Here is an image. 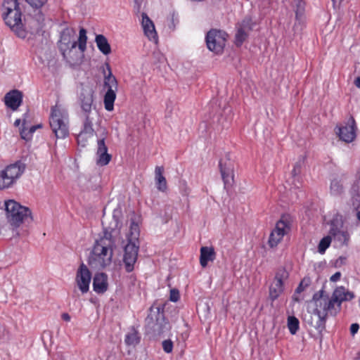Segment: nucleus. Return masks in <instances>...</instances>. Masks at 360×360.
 <instances>
[{"mask_svg": "<svg viewBox=\"0 0 360 360\" xmlns=\"http://www.w3.org/2000/svg\"><path fill=\"white\" fill-rule=\"evenodd\" d=\"M115 241L112 234L104 231L103 236L96 240L89 258V264L95 269H103L112 262Z\"/></svg>", "mask_w": 360, "mask_h": 360, "instance_id": "f257e3e1", "label": "nucleus"}, {"mask_svg": "<svg viewBox=\"0 0 360 360\" xmlns=\"http://www.w3.org/2000/svg\"><path fill=\"white\" fill-rule=\"evenodd\" d=\"M2 18L5 23L21 39L27 36V31L22 23V11L18 0H4Z\"/></svg>", "mask_w": 360, "mask_h": 360, "instance_id": "f03ea898", "label": "nucleus"}, {"mask_svg": "<svg viewBox=\"0 0 360 360\" xmlns=\"http://www.w3.org/2000/svg\"><path fill=\"white\" fill-rule=\"evenodd\" d=\"M315 300L322 304H326L327 309L333 314H338L342 309V303L353 300L355 297L353 292L349 291L344 286H338L333 292L331 297L325 295L322 289L315 292L313 295Z\"/></svg>", "mask_w": 360, "mask_h": 360, "instance_id": "7ed1b4c3", "label": "nucleus"}, {"mask_svg": "<svg viewBox=\"0 0 360 360\" xmlns=\"http://www.w3.org/2000/svg\"><path fill=\"white\" fill-rule=\"evenodd\" d=\"M172 326L166 319L162 308L151 307L150 313L146 319V331L153 338L167 335Z\"/></svg>", "mask_w": 360, "mask_h": 360, "instance_id": "20e7f679", "label": "nucleus"}, {"mask_svg": "<svg viewBox=\"0 0 360 360\" xmlns=\"http://www.w3.org/2000/svg\"><path fill=\"white\" fill-rule=\"evenodd\" d=\"M49 124L57 139L67 138L69 136V116L67 110L58 105L53 106Z\"/></svg>", "mask_w": 360, "mask_h": 360, "instance_id": "39448f33", "label": "nucleus"}, {"mask_svg": "<svg viewBox=\"0 0 360 360\" xmlns=\"http://www.w3.org/2000/svg\"><path fill=\"white\" fill-rule=\"evenodd\" d=\"M77 42L78 44H75V46H69L68 49L60 51L64 59L71 65L81 63L86 50V30L83 27L79 30Z\"/></svg>", "mask_w": 360, "mask_h": 360, "instance_id": "423d86ee", "label": "nucleus"}, {"mask_svg": "<svg viewBox=\"0 0 360 360\" xmlns=\"http://www.w3.org/2000/svg\"><path fill=\"white\" fill-rule=\"evenodd\" d=\"M5 210L8 221L14 227L20 226L22 221L31 215V211L27 207L13 200L5 202Z\"/></svg>", "mask_w": 360, "mask_h": 360, "instance_id": "0eeeda50", "label": "nucleus"}, {"mask_svg": "<svg viewBox=\"0 0 360 360\" xmlns=\"http://www.w3.org/2000/svg\"><path fill=\"white\" fill-rule=\"evenodd\" d=\"M25 167L23 162L18 161L0 172V190L12 186L24 173Z\"/></svg>", "mask_w": 360, "mask_h": 360, "instance_id": "6e6552de", "label": "nucleus"}, {"mask_svg": "<svg viewBox=\"0 0 360 360\" xmlns=\"http://www.w3.org/2000/svg\"><path fill=\"white\" fill-rule=\"evenodd\" d=\"M78 103L83 114H91L95 108L94 90L90 84L82 83L77 93Z\"/></svg>", "mask_w": 360, "mask_h": 360, "instance_id": "1a4fd4ad", "label": "nucleus"}, {"mask_svg": "<svg viewBox=\"0 0 360 360\" xmlns=\"http://www.w3.org/2000/svg\"><path fill=\"white\" fill-rule=\"evenodd\" d=\"M227 34L221 30H210L206 35L205 41L208 49L216 54H221L226 45Z\"/></svg>", "mask_w": 360, "mask_h": 360, "instance_id": "9d476101", "label": "nucleus"}, {"mask_svg": "<svg viewBox=\"0 0 360 360\" xmlns=\"http://www.w3.org/2000/svg\"><path fill=\"white\" fill-rule=\"evenodd\" d=\"M356 125L353 117H350L348 120L340 125H337L335 128L336 134L340 139L346 142H352L356 136Z\"/></svg>", "mask_w": 360, "mask_h": 360, "instance_id": "9b49d317", "label": "nucleus"}, {"mask_svg": "<svg viewBox=\"0 0 360 360\" xmlns=\"http://www.w3.org/2000/svg\"><path fill=\"white\" fill-rule=\"evenodd\" d=\"M311 302L314 304V314L318 316V321L316 322L314 327L319 332L321 333L326 328V322L328 316H335L326 307V304H322L317 300L312 297Z\"/></svg>", "mask_w": 360, "mask_h": 360, "instance_id": "f8f14e48", "label": "nucleus"}, {"mask_svg": "<svg viewBox=\"0 0 360 360\" xmlns=\"http://www.w3.org/2000/svg\"><path fill=\"white\" fill-rule=\"evenodd\" d=\"M289 274L284 268L278 269L276 273L274 281L269 287V298L276 300L283 292V282L288 278Z\"/></svg>", "mask_w": 360, "mask_h": 360, "instance_id": "ddd939ff", "label": "nucleus"}, {"mask_svg": "<svg viewBox=\"0 0 360 360\" xmlns=\"http://www.w3.org/2000/svg\"><path fill=\"white\" fill-rule=\"evenodd\" d=\"M289 229L290 226L288 222L284 219V217H282L281 219L277 221L275 228L272 230L269 236L268 241L269 245L271 248L276 247Z\"/></svg>", "mask_w": 360, "mask_h": 360, "instance_id": "4468645a", "label": "nucleus"}, {"mask_svg": "<svg viewBox=\"0 0 360 360\" xmlns=\"http://www.w3.org/2000/svg\"><path fill=\"white\" fill-rule=\"evenodd\" d=\"M139 245L127 243L124 247L123 263L127 272H131L134 269V265L137 261Z\"/></svg>", "mask_w": 360, "mask_h": 360, "instance_id": "2eb2a0df", "label": "nucleus"}, {"mask_svg": "<svg viewBox=\"0 0 360 360\" xmlns=\"http://www.w3.org/2000/svg\"><path fill=\"white\" fill-rule=\"evenodd\" d=\"M91 274L87 266L82 263L77 269L75 282L82 294L86 293L89 290Z\"/></svg>", "mask_w": 360, "mask_h": 360, "instance_id": "dca6fc26", "label": "nucleus"}, {"mask_svg": "<svg viewBox=\"0 0 360 360\" xmlns=\"http://www.w3.org/2000/svg\"><path fill=\"white\" fill-rule=\"evenodd\" d=\"M76 32L74 28L66 27L60 33V39L58 41V47L60 51L68 49L69 46H73L75 44H78L75 40Z\"/></svg>", "mask_w": 360, "mask_h": 360, "instance_id": "f3484780", "label": "nucleus"}, {"mask_svg": "<svg viewBox=\"0 0 360 360\" xmlns=\"http://www.w3.org/2000/svg\"><path fill=\"white\" fill-rule=\"evenodd\" d=\"M342 222L333 220L330 224L329 233L342 245H347L349 240V234L347 231L342 230Z\"/></svg>", "mask_w": 360, "mask_h": 360, "instance_id": "a211bd4d", "label": "nucleus"}, {"mask_svg": "<svg viewBox=\"0 0 360 360\" xmlns=\"http://www.w3.org/2000/svg\"><path fill=\"white\" fill-rule=\"evenodd\" d=\"M219 168L224 184V188H228L231 187L233 183V164L229 160H220Z\"/></svg>", "mask_w": 360, "mask_h": 360, "instance_id": "6ab92c4d", "label": "nucleus"}, {"mask_svg": "<svg viewBox=\"0 0 360 360\" xmlns=\"http://www.w3.org/2000/svg\"><path fill=\"white\" fill-rule=\"evenodd\" d=\"M47 1L48 0H25L30 6L32 7L34 11L37 12V14L35 15V20L37 23L35 28V31L37 32L41 30L44 26L45 18L41 9L46 4Z\"/></svg>", "mask_w": 360, "mask_h": 360, "instance_id": "aec40b11", "label": "nucleus"}, {"mask_svg": "<svg viewBox=\"0 0 360 360\" xmlns=\"http://www.w3.org/2000/svg\"><path fill=\"white\" fill-rule=\"evenodd\" d=\"M23 94L17 89L11 90L6 94L4 96L5 105L13 111L18 110L22 103Z\"/></svg>", "mask_w": 360, "mask_h": 360, "instance_id": "412c9836", "label": "nucleus"}, {"mask_svg": "<svg viewBox=\"0 0 360 360\" xmlns=\"http://www.w3.org/2000/svg\"><path fill=\"white\" fill-rule=\"evenodd\" d=\"M108 288V276L105 273L96 274L93 278L94 290L98 294H103Z\"/></svg>", "mask_w": 360, "mask_h": 360, "instance_id": "4be33fe9", "label": "nucleus"}, {"mask_svg": "<svg viewBox=\"0 0 360 360\" xmlns=\"http://www.w3.org/2000/svg\"><path fill=\"white\" fill-rule=\"evenodd\" d=\"M141 25L145 35L150 39H155L157 38V32L155 29L153 22L149 18L148 15L143 13Z\"/></svg>", "mask_w": 360, "mask_h": 360, "instance_id": "5701e85b", "label": "nucleus"}, {"mask_svg": "<svg viewBox=\"0 0 360 360\" xmlns=\"http://www.w3.org/2000/svg\"><path fill=\"white\" fill-rule=\"evenodd\" d=\"M216 258V252L213 247L203 246L200 248V264L202 267H206L209 262H213Z\"/></svg>", "mask_w": 360, "mask_h": 360, "instance_id": "b1692460", "label": "nucleus"}, {"mask_svg": "<svg viewBox=\"0 0 360 360\" xmlns=\"http://www.w3.org/2000/svg\"><path fill=\"white\" fill-rule=\"evenodd\" d=\"M108 73L105 72V69L103 72L104 74V84L103 87L108 89H112V91L117 90V82L115 76L112 75L110 66L108 63L105 64Z\"/></svg>", "mask_w": 360, "mask_h": 360, "instance_id": "393cba45", "label": "nucleus"}, {"mask_svg": "<svg viewBox=\"0 0 360 360\" xmlns=\"http://www.w3.org/2000/svg\"><path fill=\"white\" fill-rule=\"evenodd\" d=\"M164 168L162 167L157 166L155 169V183L157 188L161 192H165L167 189V181L163 176Z\"/></svg>", "mask_w": 360, "mask_h": 360, "instance_id": "a878e982", "label": "nucleus"}, {"mask_svg": "<svg viewBox=\"0 0 360 360\" xmlns=\"http://www.w3.org/2000/svg\"><path fill=\"white\" fill-rule=\"evenodd\" d=\"M98 50L104 55L111 53V47L107 38L103 34H97L95 38Z\"/></svg>", "mask_w": 360, "mask_h": 360, "instance_id": "bb28decb", "label": "nucleus"}, {"mask_svg": "<svg viewBox=\"0 0 360 360\" xmlns=\"http://www.w3.org/2000/svg\"><path fill=\"white\" fill-rule=\"evenodd\" d=\"M116 98V91L108 89L104 95L103 103L105 109L108 111H112L114 108V102Z\"/></svg>", "mask_w": 360, "mask_h": 360, "instance_id": "cd10ccee", "label": "nucleus"}, {"mask_svg": "<svg viewBox=\"0 0 360 360\" xmlns=\"http://www.w3.org/2000/svg\"><path fill=\"white\" fill-rule=\"evenodd\" d=\"M139 225L132 221L130 225L129 233L127 235L128 243H136L139 245Z\"/></svg>", "mask_w": 360, "mask_h": 360, "instance_id": "c85d7f7f", "label": "nucleus"}, {"mask_svg": "<svg viewBox=\"0 0 360 360\" xmlns=\"http://www.w3.org/2000/svg\"><path fill=\"white\" fill-rule=\"evenodd\" d=\"M141 337L134 328L125 335L124 342L128 346L135 347L140 342Z\"/></svg>", "mask_w": 360, "mask_h": 360, "instance_id": "c756f323", "label": "nucleus"}, {"mask_svg": "<svg viewBox=\"0 0 360 360\" xmlns=\"http://www.w3.org/2000/svg\"><path fill=\"white\" fill-rule=\"evenodd\" d=\"M120 216H121V210L120 209H115L113 210V213H112L113 221L110 223V226H105V222L104 221L102 222L103 225L104 226L105 231H108L110 233H111V231H112L115 229H116L117 228H118L119 224H120Z\"/></svg>", "mask_w": 360, "mask_h": 360, "instance_id": "7c9ffc66", "label": "nucleus"}, {"mask_svg": "<svg viewBox=\"0 0 360 360\" xmlns=\"http://www.w3.org/2000/svg\"><path fill=\"white\" fill-rule=\"evenodd\" d=\"M235 36V44L237 46H240L248 36V32L238 27Z\"/></svg>", "mask_w": 360, "mask_h": 360, "instance_id": "2f4dec72", "label": "nucleus"}, {"mask_svg": "<svg viewBox=\"0 0 360 360\" xmlns=\"http://www.w3.org/2000/svg\"><path fill=\"white\" fill-rule=\"evenodd\" d=\"M299 327L300 322L295 316H292L288 318V328L292 335H295L297 332Z\"/></svg>", "mask_w": 360, "mask_h": 360, "instance_id": "473e14b6", "label": "nucleus"}, {"mask_svg": "<svg viewBox=\"0 0 360 360\" xmlns=\"http://www.w3.org/2000/svg\"><path fill=\"white\" fill-rule=\"evenodd\" d=\"M84 120L82 133L92 134L94 132L92 120L90 118V114H84Z\"/></svg>", "mask_w": 360, "mask_h": 360, "instance_id": "72a5a7b5", "label": "nucleus"}, {"mask_svg": "<svg viewBox=\"0 0 360 360\" xmlns=\"http://www.w3.org/2000/svg\"><path fill=\"white\" fill-rule=\"evenodd\" d=\"M331 236H327L323 237L319 242L318 245V251L320 254L325 253L326 249L330 246L331 243Z\"/></svg>", "mask_w": 360, "mask_h": 360, "instance_id": "f704fd0d", "label": "nucleus"}, {"mask_svg": "<svg viewBox=\"0 0 360 360\" xmlns=\"http://www.w3.org/2000/svg\"><path fill=\"white\" fill-rule=\"evenodd\" d=\"M295 4V13L296 18L298 19L302 15L304 10V2L303 0H293Z\"/></svg>", "mask_w": 360, "mask_h": 360, "instance_id": "c9c22d12", "label": "nucleus"}, {"mask_svg": "<svg viewBox=\"0 0 360 360\" xmlns=\"http://www.w3.org/2000/svg\"><path fill=\"white\" fill-rule=\"evenodd\" d=\"M253 22L252 18L250 17L245 18L240 23L238 24V27L247 31L250 32L252 30Z\"/></svg>", "mask_w": 360, "mask_h": 360, "instance_id": "e433bc0d", "label": "nucleus"}, {"mask_svg": "<svg viewBox=\"0 0 360 360\" xmlns=\"http://www.w3.org/2000/svg\"><path fill=\"white\" fill-rule=\"evenodd\" d=\"M342 192V186L338 179H333L330 183V193L333 195H339Z\"/></svg>", "mask_w": 360, "mask_h": 360, "instance_id": "4c0bfd02", "label": "nucleus"}, {"mask_svg": "<svg viewBox=\"0 0 360 360\" xmlns=\"http://www.w3.org/2000/svg\"><path fill=\"white\" fill-rule=\"evenodd\" d=\"M97 156L98 159L96 163L101 166L107 165L110 162L112 158L111 155L109 153H101L100 155H97Z\"/></svg>", "mask_w": 360, "mask_h": 360, "instance_id": "58836bf2", "label": "nucleus"}, {"mask_svg": "<svg viewBox=\"0 0 360 360\" xmlns=\"http://www.w3.org/2000/svg\"><path fill=\"white\" fill-rule=\"evenodd\" d=\"M311 283V279L309 277H304L300 283L299 285L295 290L297 293H301L303 292Z\"/></svg>", "mask_w": 360, "mask_h": 360, "instance_id": "ea45409f", "label": "nucleus"}, {"mask_svg": "<svg viewBox=\"0 0 360 360\" xmlns=\"http://www.w3.org/2000/svg\"><path fill=\"white\" fill-rule=\"evenodd\" d=\"M101 153H108V147L105 143L104 139L98 141V149L96 155H100Z\"/></svg>", "mask_w": 360, "mask_h": 360, "instance_id": "a19ab883", "label": "nucleus"}, {"mask_svg": "<svg viewBox=\"0 0 360 360\" xmlns=\"http://www.w3.org/2000/svg\"><path fill=\"white\" fill-rule=\"evenodd\" d=\"M162 349L166 353H171L173 350V342L171 340H165L162 343Z\"/></svg>", "mask_w": 360, "mask_h": 360, "instance_id": "79ce46f5", "label": "nucleus"}, {"mask_svg": "<svg viewBox=\"0 0 360 360\" xmlns=\"http://www.w3.org/2000/svg\"><path fill=\"white\" fill-rule=\"evenodd\" d=\"M20 133L22 139L28 140L32 137L31 134H30V130L27 129L25 125H22V127L20 129Z\"/></svg>", "mask_w": 360, "mask_h": 360, "instance_id": "37998d69", "label": "nucleus"}, {"mask_svg": "<svg viewBox=\"0 0 360 360\" xmlns=\"http://www.w3.org/2000/svg\"><path fill=\"white\" fill-rule=\"evenodd\" d=\"M179 291L176 289L170 290L169 300L174 302H177L179 300Z\"/></svg>", "mask_w": 360, "mask_h": 360, "instance_id": "c03bdc74", "label": "nucleus"}, {"mask_svg": "<svg viewBox=\"0 0 360 360\" xmlns=\"http://www.w3.org/2000/svg\"><path fill=\"white\" fill-rule=\"evenodd\" d=\"M359 329V325L356 323H352L350 326V333L352 335H354Z\"/></svg>", "mask_w": 360, "mask_h": 360, "instance_id": "a18cd8bd", "label": "nucleus"}, {"mask_svg": "<svg viewBox=\"0 0 360 360\" xmlns=\"http://www.w3.org/2000/svg\"><path fill=\"white\" fill-rule=\"evenodd\" d=\"M30 117V110L27 108L26 112L23 114L22 118V125H26L27 122V119Z\"/></svg>", "mask_w": 360, "mask_h": 360, "instance_id": "49530a36", "label": "nucleus"}, {"mask_svg": "<svg viewBox=\"0 0 360 360\" xmlns=\"http://www.w3.org/2000/svg\"><path fill=\"white\" fill-rule=\"evenodd\" d=\"M340 277H341V273L340 271H338L330 276V281L331 282H336L338 280H340Z\"/></svg>", "mask_w": 360, "mask_h": 360, "instance_id": "de8ad7c7", "label": "nucleus"}, {"mask_svg": "<svg viewBox=\"0 0 360 360\" xmlns=\"http://www.w3.org/2000/svg\"><path fill=\"white\" fill-rule=\"evenodd\" d=\"M41 127H42V124H37V125L32 126L29 129L30 134H31V135L32 136V134L36 131L37 129H40Z\"/></svg>", "mask_w": 360, "mask_h": 360, "instance_id": "09e8293b", "label": "nucleus"}, {"mask_svg": "<svg viewBox=\"0 0 360 360\" xmlns=\"http://www.w3.org/2000/svg\"><path fill=\"white\" fill-rule=\"evenodd\" d=\"M300 172V166L295 165L292 171L293 176H296Z\"/></svg>", "mask_w": 360, "mask_h": 360, "instance_id": "8fccbe9b", "label": "nucleus"}, {"mask_svg": "<svg viewBox=\"0 0 360 360\" xmlns=\"http://www.w3.org/2000/svg\"><path fill=\"white\" fill-rule=\"evenodd\" d=\"M61 316H62L63 320H64L65 321H70V316L68 313H63Z\"/></svg>", "mask_w": 360, "mask_h": 360, "instance_id": "3c124183", "label": "nucleus"}, {"mask_svg": "<svg viewBox=\"0 0 360 360\" xmlns=\"http://www.w3.org/2000/svg\"><path fill=\"white\" fill-rule=\"evenodd\" d=\"M354 84L356 87L360 88V77H356L354 80Z\"/></svg>", "mask_w": 360, "mask_h": 360, "instance_id": "603ef678", "label": "nucleus"}, {"mask_svg": "<svg viewBox=\"0 0 360 360\" xmlns=\"http://www.w3.org/2000/svg\"><path fill=\"white\" fill-rule=\"evenodd\" d=\"M21 122H22L21 119H17L14 122V126L16 127H19Z\"/></svg>", "mask_w": 360, "mask_h": 360, "instance_id": "864d4df0", "label": "nucleus"}, {"mask_svg": "<svg viewBox=\"0 0 360 360\" xmlns=\"http://www.w3.org/2000/svg\"><path fill=\"white\" fill-rule=\"evenodd\" d=\"M57 360H71V359H68L67 358H65V356H61L60 357H59Z\"/></svg>", "mask_w": 360, "mask_h": 360, "instance_id": "5fc2aeb1", "label": "nucleus"}, {"mask_svg": "<svg viewBox=\"0 0 360 360\" xmlns=\"http://www.w3.org/2000/svg\"><path fill=\"white\" fill-rule=\"evenodd\" d=\"M356 217L360 221V211L357 212L356 213Z\"/></svg>", "mask_w": 360, "mask_h": 360, "instance_id": "6e6d98bb", "label": "nucleus"}, {"mask_svg": "<svg viewBox=\"0 0 360 360\" xmlns=\"http://www.w3.org/2000/svg\"><path fill=\"white\" fill-rule=\"evenodd\" d=\"M136 3H141L143 0H134Z\"/></svg>", "mask_w": 360, "mask_h": 360, "instance_id": "4d7b16f0", "label": "nucleus"}, {"mask_svg": "<svg viewBox=\"0 0 360 360\" xmlns=\"http://www.w3.org/2000/svg\"><path fill=\"white\" fill-rule=\"evenodd\" d=\"M332 1L333 2V4H335V0H332Z\"/></svg>", "mask_w": 360, "mask_h": 360, "instance_id": "13d9d810", "label": "nucleus"}]
</instances>
